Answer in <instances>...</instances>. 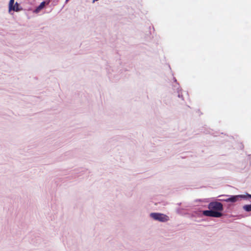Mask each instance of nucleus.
I'll return each mask as SVG.
<instances>
[{
  "label": "nucleus",
  "instance_id": "1",
  "mask_svg": "<svg viewBox=\"0 0 251 251\" xmlns=\"http://www.w3.org/2000/svg\"><path fill=\"white\" fill-rule=\"evenodd\" d=\"M150 216L153 219L162 222L168 221L169 219L167 215L159 213H151Z\"/></svg>",
  "mask_w": 251,
  "mask_h": 251
},
{
  "label": "nucleus",
  "instance_id": "2",
  "mask_svg": "<svg viewBox=\"0 0 251 251\" xmlns=\"http://www.w3.org/2000/svg\"><path fill=\"white\" fill-rule=\"evenodd\" d=\"M208 207L211 210L217 211H222L223 210V205L222 203L217 201L210 202Z\"/></svg>",
  "mask_w": 251,
  "mask_h": 251
},
{
  "label": "nucleus",
  "instance_id": "3",
  "mask_svg": "<svg viewBox=\"0 0 251 251\" xmlns=\"http://www.w3.org/2000/svg\"><path fill=\"white\" fill-rule=\"evenodd\" d=\"M203 214L206 216L216 218L221 217L222 216V213L218 211H215L212 210L203 211Z\"/></svg>",
  "mask_w": 251,
  "mask_h": 251
},
{
  "label": "nucleus",
  "instance_id": "4",
  "mask_svg": "<svg viewBox=\"0 0 251 251\" xmlns=\"http://www.w3.org/2000/svg\"><path fill=\"white\" fill-rule=\"evenodd\" d=\"M246 196L245 195H237V196H232L230 198H228L225 201L226 202H234L237 201L239 198H244Z\"/></svg>",
  "mask_w": 251,
  "mask_h": 251
},
{
  "label": "nucleus",
  "instance_id": "5",
  "mask_svg": "<svg viewBox=\"0 0 251 251\" xmlns=\"http://www.w3.org/2000/svg\"><path fill=\"white\" fill-rule=\"evenodd\" d=\"M14 2V0H10L9 3V10L10 11L11 10L18 11H19V8L17 7H15V6H13Z\"/></svg>",
  "mask_w": 251,
  "mask_h": 251
},
{
  "label": "nucleus",
  "instance_id": "6",
  "mask_svg": "<svg viewBox=\"0 0 251 251\" xmlns=\"http://www.w3.org/2000/svg\"><path fill=\"white\" fill-rule=\"evenodd\" d=\"M243 208L244 210L247 212L251 211V204L245 205Z\"/></svg>",
  "mask_w": 251,
  "mask_h": 251
},
{
  "label": "nucleus",
  "instance_id": "7",
  "mask_svg": "<svg viewBox=\"0 0 251 251\" xmlns=\"http://www.w3.org/2000/svg\"><path fill=\"white\" fill-rule=\"evenodd\" d=\"M45 6V2H42L40 5L37 7V10H40L42 9Z\"/></svg>",
  "mask_w": 251,
  "mask_h": 251
},
{
  "label": "nucleus",
  "instance_id": "8",
  "mask_svg": "<svg viewBox=\"0 0 251 251\" xmlns=\"http://www.w3.org/2000/svg\"><path fill=\"white\" fill-rule=\"evenodd\" d=\"M246 197L245 198H246L247 197L251 198V195L247 194V195H245Z\"/></svg>",
  "mask_w": 251,
  "mask_h": 251
},
{
  "label": "nucleus",
  "instance_id": "9",
  "mask_svg": "<svg viewBox=\"0 0 251 251\" xmlns=\"http://www.w3.org/2000/svg\"><path fill=\"white\" fill-rule=\"evenodd\" d=\"M14 6H15V7H17L18 8L19 4L16 2Z\"/></svg>",
  "mask_w": 251,
  "mask_h": 251
},
{
  "label": "nucleus",
  "instance_id": "10",
  "mask_svg": "<svg viewBox=\"0 0 251 251\" xmlns=\"http://www.w3.org/2000/svg\"><path fill=\"white\" fill-rule=\"evenodd\" d=\"M69 0H66V2H67Z\"/></svg>",
  "mask_w": 251,
  "mask_h": 251
}]
</instances>
